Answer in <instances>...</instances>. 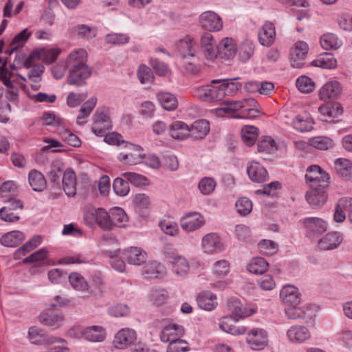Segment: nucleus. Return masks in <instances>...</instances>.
Listing matches in <instances>:
<instances>
[{
	"mask_svg": "<svg viewBox=\"0 0 352 352\" xmlns=\"http://www.w3.org/2000/svg\"><path fill=\"white\" fill-rule=\"evenodd\" d=\"M224 104L225 107L214 110L216 116L236 119H253L259 114V111L256 109L257 102L253 98L241 101H227Z\"/></svg>",
	"mask_w": 352,
	"mask_h": 352,
	"instance_id": "obj_1",
	"label": "nucleus"
},
{
	"mask_svg": "<svg viewBox=\"0 0 352 352\" xmlns=\"http://www.w3.org/2000/svg\"><path fill=\"white\" fill-rule=\"evenodd\" d=\"M86 58L87 52L83 49H79L69 54V61L74 65L67 78L69 85L82 86L83 80L91 75L90 69L85 63Z\"/></svg>",
	"mask_w": 352,
	"mask_h": 352,
	"instance_id": "obj_2",
	"label": "nucleus"
},
{
	"mask_svg": "<svg viewBox=\"0 0 352 352\" xmlns=\"http://www.w3.org/2000/svg\"><path fill=\"white\" fill-rule=\"evenodd\" d=\"M239 78L232 79H214L210 81V85H202L201 87L211 88H249L254 87L256 88H274V84L268 81L250 80L246 82H239Z\"/></svg>",
	"mask_w": 352,
	"mask_h": 352,
	"instance_id": "obj_3",
	"label": "nucleus"
},
{
	"mask_svg": "<svg viewBox=\"0 0 352 352\" xmlns=\"http://www.w3.org/2000/svg\"><path fill=\"white\" fill-rule=\"evenodd\" d=\"M305 236L311 241H316L328 229V223L322 218L309 217L302 220Z\"/></svg>",
	"mask_w": 352,
	"mask_h": 352,
	"instance_id": "obj_4",
	"label": "nucleus"
},
{
	"mask_svg": "<svg viewBox=\"0 0 352 352\" xmlns=\"http://www.w3.org/2000/svg\"><path fill=\"white\" fill-rule=\"evenodd\" d=\"M69 333L75 338H82L91 342H100L106 338V331L103 327L94 325L82 328L80 326L73 327Z\"/></svg>",
	"mask_w": 352,
	"mask_h": 352,
	"instance_id": "obj_5",
	"label": "nucleus"
},
{
	"mask_svg": "<svg viewBox=\"0 0 352 352\" xmlns=\"http://www.w3.org/2000/svg\"><path fill=\"white\" fill-rule=\"evenodd\" d=\"M145 158L143 148L136 144L126 143L118 155V159L124 164L136 165Z\"/></svg>",
	"mask_w": 352,
	"mask_h": 352,
	"instance_id": "obj_6",
	"label": "nucleus"
},
{
	"mask_svg": "<svg viewBox=\"0 0 352 352\" xmlns=\"http://www.w3.org/2000/svg\"><path fill=\"white\" fill-rule=\"evenodd\" d=\"M5 206L0 209V218L8 222H15L19 219L16 212L23 208V204L19 199L10 198L4 201Z\"/></svg>",
	"mask_w": 352,
	"mask_h": 352,
	"instance_id": "obj_7",
	"label": "nucleus"
},
{
	"mask_svg": "<svg viewBox=\"0 0 352 352\" xmlns=\"http://www.w3.org/2000/svg\"><path fill=\"white\" fill-rule=\"evenodd\" d=\"M93 119L91 130L97 136H102L105 131L111 128L110 118L107 109H97Z\"/></svg>",
	"mask_w": 352,
	"mask_h": 352,
	"instance_id": "obj_8",
	"label": "nucleus"
},
{
	"mask_svg": "<svg viewBox=\"0 0 352 352\" xmlns=\"http://www.w3.org/2000/svg\"><path fill=\"white\" fill-rule=\"evenodd\" d=\"M205 222V218L201 213L192 212L184 214L181 219L180 224L184 231L191 232L201 228Z\"/></svg>",
	"mask_w": 352,
	"mask_h": 352,
	"instance_id": "obj_9",
	"label": "nucleus"
},
{
	"mask_svg": "<svg viewBox=\"0 0 352 352\" xmlns=\"http://www.w3.org/2000/svg\"><path fill=\"white\" fill-rule=\"evenodd\" d=\"M137 335L135 330L123 328L118 331L114 336L113 346L118 349H125L135 343Z\"/></svg>",
	"mask_w": 352,
	"mask_h": 352,
	"instance_id": "obj_10",
	"label": "nucleus"
},
{
	"mask_svg": "<svg viewBox=\"0 0 352 352\" xmlns=\"http://www.w3.org/2000/svg\"><path fill=\"white\" fill-rule=\"evenodd\" d=\"M246 341L252 349L262 350L268 344L267 333L263 329H252L248 333Z\"/></svg>",
	"mask_w": 352,
	"mask_h": 352,
	"instance_id": "obj_11",
	"label": "nucleus"
},
{
	"mask_svg": "<svg viewBox=\"0 0 352 352\" xmlns=\"http://www.w3.org/2000/svg\"><path fill=\"white\" fill-rule=\"evenodd\" d=\"M343 241L342 234L336 231H331L317 240L318 247L321 250L329 251L337 249Z\"/></svg>",
	"mask_w": 352,
	"mask_h": 352,
	"instance_id": "obj_12",
	"label": "nucleus"
},
{
	"mask_svg": "<svg viewBox=\"0 0 352 352\" xmlns=\"http://www.w3.org/2000/svg\"><path fill=\"white\" fill-rule=\"evenodd\" d=\"M230 311L236 320L249 317L256 311V306L254 304H243L238 300H232L228 305Z\"/></svg>",
	"mask_w": 352,
	"mask_h": 352,
	"instance_id": "obj_13",
	"label": "nucleus"
},
{
	"mask_svg": "<svg viewBox=\"0 0 352 352\" xmlns=\"http://www.w3.org/2000/svg\"><path fill=\"white\" fill-rule=\"evenodd\" d=\"M308 50L309 47L305 42L300 41L295 43L290 52V61L292 67L300 68L305 65Z\"/></svg>",
	"mask_w": 352,
	"mask_h": 352,
	"instance_id": "obj_14",
	"label": "nucleus"
},
{
	"mask_svg": "<svg viewBox=\"0 0 352 352\" xmlns=\"http://www.w3.org/2000/svg\"><path fill=\"white\" fill-rule=\"evenodd\" d=\"M203 251L209 254L221 252L223 250V245L220 236L216 233H208L201 239Z\"/></svg>",
	"mask_w": 352,
	"mask_h": 352,
	"instance_id": "obj_15",
	"label": "nucleus"
},
{
	"mask_svg": "<svg viewBox=\"0 0 352 352\" xmlns=\"http://www.w3.org/2000/svg\"><path fill=\"white\" fill-rule=\"evenodd\" d=\"M168 258L171 264L172 271L178 276L184 277L190 272V266L188 260L183 255H170Z\"/></svg>",
	"mask_w": 352,
	"mask_h": 352,
	"instance_id": "obj_16",
	"label": "nucleus"
},
{
	"mask_svg": "<svg viewBox=\"0 0 352 352\" xmlns=\"http://www.w3.org/2000/svg\"><path fill=\"white\" fill-rule=\"evenodd\" d=\"M325 185L319 184L309 190L305 195L307 201L314 207L323 206L327 200Z\"/></svg>",
	"mask_w": 352,
	"mask_h": 352,
	"instance_id": "obj_17",
	"label": "nucleus"
},
{
	"mask_svg": "<svg viewBox=\"0 0 352 352\" xmlns=\"http://www.w3.org/2000/svg\"><path fill=\"white\" fill-rule=\"evenodd\" d=\"M184 335V328L175 323L166 325L160 333V340L163 342H171L181 339Z\"/></svg>",
	"mask_w": 352,
	"mask_h": 352,
	"instance_id": "obj_18",
	"label": "nucleus"
},
{
	"mask_svg": "<svg viewBox=\"0 0 352 352\" xmlns=\"http://www.w3.org/2000/svg\"><path fill=\"white\" fill-rule=\"evenodd\" d=\"M123 254L130 265H141L146 263L148 255L145 250L140 247H130L123 250Z\"/></svg>",
	"mask_w": 352,
	"mask_h": 352,
	"instance_id": "obj_19",
	"label": "nucleus"
},
{
	"mask_svg": "<svg viewBox=\"0 0 352 352\" xmlns=\"http://www.w3.org/2000/svg\"><path fill=\"white\" fill-rule=\"evenodd\" d=\"M288 340L294 343L301 344L309 340L311 332L307 327L303 325H293L287 331Z\"/></svg>",
	"mask_w": 352,
	"mask_h": 352,
	"instance_id": "obj_20",
	"label": "nucleus"
},
{
	"mask_svg": "<svg viewBox=\"0 0 352 352\" xmlns=\"http://www.w3.org/2000/svg\"><path fill=\"white\" fill-rule=\"evenodd\" d=\"M280 298L285 305L300 304L301 294L293 285H286L280 291Z\"/></svg>",
	"mask_w": 352,
	"mask_h": 352,
	"instance_id": "obj_21",
	"label": "nucleus"
},
{
	"mask_svg": "<svg viewBox=\"0 0 352 352\" xmlns=\"http://www.w3.org/2000/svg\"><path fill=\"white\" fill-rule=\"evenodd\" d=\"M239 320H236L232 314L222 317L219 320V328L226 333L234 336L243 335L246 332V327L244 326H236L235 323Z\"/></svg>",
	"mask_w": 352,
	"mask_h": 352,
	"instance_id": "obj_22",
	"label": "nucleus"
},
{
	"mask_svg": "<svg viewBox=\"0 0 352 352\" xmlns=\"http://www.w3.org/2000/svg\"><path fill=\"white\" fill-rule=\"evenodd\" d=\"M236 51V43L231 38L227 37L222 39L217 45L218 56L222 59L230 60L233 58Z\"/></svg>",
	"mask_w": 352,
	"mask_h": 352,
	"instance_id": "obj_23",
	"label": "nucleus"
},
{
	"mask_svg": "<svg viewBox=\"0 0 352 352\" xmlns=\"http://www.w3.org/2000/svg\"><path fill=\"white\" fill-rule=\"evenodd\" d=\"M200 23L204 29L209 31H219L222 28L221 18L211 11L205 12L201 15Z\"/></svg>",
	"mask_w": 352,
	"mask_h": 352,
	"instance_id": "obj_24",
	"label": "nucleus"
},
{
	"mask_svg": "<svg viewBox=\"0 0 352 352\" xmlns=\"http://www.w3.org/2000/svg\"><path fill=\"white\" fill-rule=\"evenodd\" d=\"M195 96L206 102L221 101L226 95L225 89H195Z\"/></svg>",
	"mask_w": 352,
	"mask_h": 352,
	"instance_id": "obj_25",
	"label": "nucleus"
},
{
	"mask_svg": "<svg viewBox=\"0 0 352 352\" xmlns=\"http://www.w3.org/2000/svg\"><path fill=\"white\" fill-rule=\"evenodd\" d=\"M197 302L199 307L206 311H212L218 305L217 295L210 291L200 292L197 296Z\"/></svg>",
	"mask_w": 352,
	"mask_h": 352,
	"instance_id": "obj_26",
	"label": "nucleus"
},
{
	"mask_svg": "<svg viewBox=\"0 0 352 352\" xmlns=\"http://www.w3.org/2000/svg\"><path fill=\"white\" fill-rule=\"evenodd\" d=\"M247 173L250 179L255 182H263L267 177L266 169L256 162H251L247 167Z\"/></svg>",
	"mask_w": 352,
	"mask_h": 352,
	"instance_id": "obj_27",
	"label": "nucleus"
},
{
	"mask_svg": "<svg viewBox=\"0 0 352 352\" xmlns=\"http://www.w3.org/2000/svg\"><path fill=\"white\" fill-rule=\"evenodd\" d=\"M133 202L135 211L142 217L148 216L151 210V201L148 195L144 193L134 196Z\"/></svg>",
	"mask_w": 352,
	"mask_h": 352,
	"instance_id": "obj_28",
	"label": "nucleus"
},
{
	"mask_svg": "<svg viewBox=\"0 0 352 352\" xmlns=\"http://www.w3.org/2000/svg\"><path fill=\"white\" fill-rule=\"evenodd\" d=\"M318 110L324 121L337 118L343 112L342 107L337 102L324 104Z\"/></svg>",
	"mask_w": 352,
	"mask_h": 352,
	"instance_id": "obj_29",
	"label": "nucleus"
},
{
	"mask_svg": "<svg viewBox=\"0 0 352 352\" xmlns=\"http://www.w3.org/2000/svg\"><path fill=\"white\" fill-rule=\"evenodd\" d=\"M142 270V274L145 278H155L165 274L166 270L164 265L156 261L144 263Z\"/></svg>",
	"mask_w": 352,
	"mask_h": 352,
	"instance_id": "obj_30",
	"label": "nucleus"
},
{
	"mask_svg": "<svg viewBox=\"0 0 352 352\" xmlns=\"http://www.w3.org/2000/svg\"><path fill=\"white\" fill-rule=\"evenodd\" d=\"M275 36V27L271 22H266L258 32L259 42L264 46L272 45L274 41Z\"/></svg>",
	"mask_w": 352,
	"mask_h": 352,
	"instance_id": "obj_31",
	"label": "nucleus"
},
{
	"mask_svg": "<svg viewBox=\"0 0 352 352\" xmlns=\"http://www.w3.org/2000/svg\"><path fill=\"white\" fill-rule=\"evenodd\" d=\"M63 188L68 197H73L76 193V179L74 171L71 169L66 170L62 179Z\"/></svg>",
	"mask_w": 352,
	"mask_h": 352,
	"instance_id": "obj_32",
	"label": "nucleus"
},
{
	"mask_svg": "<svg viewBox=\"0 0 352 352\" xmlns=\"http://www.w3.org/2000/svg\"><path fill=\"white\" fill-rule=\"evenodd\" d=\"M338 175L349 181L352 179V162L346 158H338L334 161Z\"/></svg>",
	"mask_w": 352,
	"mask_h": 352,
	"instance_id": "obj_33",
	"label": "nucleus"
},
{
	"mask_svg": "<svg viewBox=\"0 0 352 352\" xmlns=\"http://www.w3.org/2000/svg\"><path fill=\"white\" fill-rule=\"evenodd\" d=\"M210 131V123L206 120H198L190 127V135L195 139H202Z\"/></svg>",
	"mask_w": 352,
	"mask_h": 352,
	"instance_id": "obj_34",
	"label": "nucleus"
},
{
	"mask_svg": "<svg viewBox=\"0 0 352 352\" xmlns=\"http://www.w3.org/2000/svg\"><path fill=\"white\" fill-rule=\"evenodd\" d=\"M177 48L179 54L184 57H193L195 55V43L192 38L187 36L179 40L177 44Z\"/></svg>",
	"mask_w": 352,
	"mask_h": 352,
	"instance_id": "obj_35",
	"label": "nucleus"
},
{
	"mask_svg": "<svg viewBox=\"0 0 352 352\" xmlns=\"http://www.w3.org/2000/svg\"><path fill=\"white\" fill-rule=\"evenodd\" d=\"M305 179L310 182H327L329 179V176L319 166L312 165L307 168Z\"/></svg>",
	"mask_w": 352,
	"mask_h": 352,
	"instance_id": "obj_36",
	"label": "nucleus"
},
{
	"mask_svg": "<svg viewBox=\"0 0 352 352\" xmlns=\"http://www.w3.org/2000/svg\"><path fill=\"white\" fill-rule=\"evenodd\" d=\"M170 136L175 140H184L190 135V127L184 122L175 121L169 127Z\"/></svg>",
	"mask_w": 352,
	"mask_h": 352,
	"instance_id": "obj_37",
	"label": "nucleus"
},
{
	"mask_svg": "<svg viewBox=\"0 0 352 352\" xmlns=\"http://www.w3.org/2000/svg\"><path fill=\"white\" fill-rule=\"evenodd\" d=\"M28 181L32 190L41 192L46 187V180L43 175L35 169L30 171L28 174Z\"/></svg>",
	"mask_w": 352,
	"mask_h": 352,
	"instance_id": "obj_38",
	"label": "nucleus"
},
{
	"mask_svg": "<svg viewBox=\"0 0 352 352\" xmlns=\"http://www.w3.org/2000/svg\"><path fill=\"white\" fill-rule=\"evenodd\" d=\"M24 239L25 236L22 232L14 230L3 235L0 242L6 247H15L20 244Z\"/></svg>",
	"mask_w": 352,
	"mask_h": 352,
	"instance_id": "obj_39",
	"label": "nucleus"
},
{
	"mask_svg": "<svg viewBox=\"0 0 352 352\" xmlns=\"http://www.w3.org/2000/svg\"><path fill=\"white\" fill-rule=\"evenodd\" d=\"M69 281L72 288L75 290L91 294L88 283L79 273H71L69 276Z\"/></svg>",
	"mask_w": 352,
	"mask_h": 352,
	"instance_id": "obj_40",
	"label": "nucleus"
},
{
	"mask_svg": "<svg viewBox=\"0 0 352 352\" xmlns=\"http://www.w3.org/2000/svg\"><path fill=\"white\" fill-rule=\"evenodd\" d=\"M157 98L162 107L166 110L172 111L177 107V98L169 92L160 91L157 94Z\"/></svg>",
	"mask_w": 352,
	"mask_h": 352,
	"instance_id": "obj_41",
	"label": "nucleus"
},
{
	"mask_svg": "<svg viewBox=\"0 0 352 352\" xmlns=\"http://www.w3.org/2000/svg\"><path fill=\"white\" fill-rule=\"evenodd\" d=\"M258 151L267 154L274 153L278 150V144L270 136H263L257 144Z\"/></svg>",
	"mask_w": 352,
	"mask_h": 352,
	"instance_id": "obj_42",
	"label": "nucleus"
},
{
	"mask_svg": "<svg viewBox=\"0 0 352 352\" xmlns=\"http://www.w3.org/2000/svg\"><path fill=\"white\" fill-rule=\"evenodd\" d=\"M64 164L60 160H54L50 166L48 177L51 182L58 184L60 178L63 175Z\"/></svg>",
	"mask_w": 352,
	"mask_h": 352,
	"instance_id": "obj_43",
	"label": "nucleus"
},
{
	"mask_svg": "<svg viewBox=\"0 0 352 352\" xmlns=\"http://www.w3.org/2000/svg\"><path fill=\"white\" fill-rule=\"evenodd\" d=\"M97 103V98L91 97L86 101L79 110V115L77 116V123L83 124L85 123V118H87Z\"/></svg>",
	"mask_w": 352,
	"mask_h": 352,
	"instance_id": "obj_44",
	"label": "nucleus"
},
{
	"mask_svg": "<svg viewBox=\"0 0 352 352\" xmlns=\"http://www.w3.org/2000/svg\"><path fill=\"white\" fill-rule=\"evenodd\" d=\"M64 316L60 313H54L52 311H46L41 314V321L49 326L58 327L63 322Z\"/></svg>",
	"mask_w": 352,
	"mask_h": 352,
	"instance_id": "obj_45",
	"label": "nucleus"
},
{
	"mask_svg": "<svg viewBox=\"0 0 352 352\" xmlns=\"http://www.w3.org/2000/svg\"><path fill=\"white\" fill-rule=\"evenodd\" d=\"M122 176L132 185L137 187L146 186L149 185L148 179L146 177L137 173L124 172L122 174Z\"/></svg>",
	"mask_w": 352,
	"mask_h": 352,
	"instance_id": "obj_46",
	"label": "nucleus"
},
{
	"mask_svg": "<svg viewBox=\"0 0 352 352\" xmlns=\"http://www.w3.org/2000/svg\"><path fill=\"white\" fill-rule=\"evenodd\" d=\"M268 263L261 257L253 258L248 263V270L252 274H263L268 268Z\"/></svg>",
	"mask_w": 352,
	"mask_h": 352,
	"instance_id": "obj_47",
	"label": "nucleus"
},
{
	"mask_svg": "<svg viewBox=\"0 0 352 352\" xmlns=\"http://www.w3.org/2000/svg\"><path fill=\"white\" fill-rule=\"evenodd\" d=\"M161 230L167 235L176 236L179 233L177 223L170 219H164L159 222Z\"/></svg>",
	"mask_w": 352,
	"mask_h": 352,
	"instance_id": "obj_48",
	"label": "nucleus"
},
{
	"mask_svg": "<svg viewBox=\"0 0 352 352\" xmlns=\"http://www.w3.org/2000/svg\"><path fill=\"white\" fill-rule=\"evenodd\" d=\"M309 142L311 146L321 151L328 150L333 146V140L326 136L314 137L309 140Z\"/></svg>",
	"mask_w": 352,
	"mask_h": 352,
	"instance_id": "obj_49",
	"label": "nucleus"
},
{
	"mask_svg": "<svg viewBox=\"0 0 352 352\" xmlns=\"http://www.w3.org/2000/svg\"><path fill=\"white\" fill-rule=\"evenodd\" d=\"M320 45L324 50H336L341 45V41L333 34H326L320 38Z\"/></svg>",
	"mask_w": 352,
	"mask_h": 352,
	"instance_id": "obj_50",
	"label": "nucleus"
},
{
	"mask_svg": "<svg viewBox=\"0 0 352 352\" xmlns=\"http://www.w3.org/2000/svg\"><path fill=\"white\" fill-rule=\"evenodd\" d=\"M149 64L154 73L160 76H169L171 71L167 63L162 62L157 58H151Z\"/></svg>",
	"mask_w": 352,
	"mask_h": 352,
	"instance_id": "obj_51",
	"label": "nucleus"
},
{
	"mask_svg": "<svg viewBox=\"0 0 352 352\" xmlns=\"http://www.w3.org/2000/svg\"><path fill=\"white\" fill-rule=\"evenodd\" d=\"M41 119L42 124L45 126L58 128L65 124L64 120L53 112H44Z\"/></svg>",
	"mask_w": 352,
	"mask_h": 352,
	"instance_id": "obj_52",
	"label": "nucleus"
},
{
	"mask_svg": "<svg viewBox=\"0 0 352 352\" xmlns=\"http://www.w3.org/2000/svg\"><path fill=\"white\" fill-rule=\"evenodd\" d=\"M311 64L314 66L324 69H332L336 66L337 62L331 54L326 53L316 60L312 61Z\"/></svg>",
	"mask_w": 352,
	"mask_h": 352,
	"instance_id": "obj_53",
	"label": "nucleus"
},
{
	"mask_svg": "<svg viewBox=\"0 0 352 352\" xmlns=\"http://www.w3.org/2000/svg\"><path fill=\"white\" fill-rule=\"evenodd\" d=\"M216 186V181L214 178L210 177H203L198 183V188L200 192L204 195L212 194Z\"/></svg>",
	"mask_w": 352,
	"mask_h": 352,
	"instance_id": "obj_54",
	"label": "nucleus"
},
{
	"mask_svg": "<svg viewBox=\"0 0 352 352\" xmlns=\"http://www.w3.org/2000/svg\"><path fill=\"white\" fill-rule=\"evenodd\" d=\"M258 137V129L253 126H245L241 130V138L245 144L252 146Z\"/></svg>",
	"mask_w": 352,
	"mask_h": 352,
	"instance_id": "obj_55",
	"label": "nucleus"
},
{
	"mask_svg": "<svg viewBox=\"0 0 352 352\" xmlns=\"http://www.w3.org/2000/svg\"><path fill=\"white\" fill-rule=\"evenodd\" d=\"M239 58L245 62L249 60L254 54V47L252 41L245 40L242 42L239 47Z\"/></svg>",
	"mask_w": 352,
	"mask_h": 352,
	"instance_id": "obj_56",
	"label": "nucleus"
},
{
	"mask_svg": "<svg viewBox=\"0 0 352 352\" xmlns=\"http://www.w3.org/2000/svg\"><path fill=\"white\" fill-rule=\"evenodd\" d=\"M285 314L290 320L303 318L305 316V309L300 306V304L285 305Z\"/></svg>",
	"mask_w": 352,
	"mask_h": 352,
	"instance_id": "obj_57",
	"label": "nucleus"
},
{
	"mask_svg": "<svg viewBox=\"0 0 352 352\" xmlns=\"http://www.w3.org/2000/svg\"><path fill=\"white\" fill-rule=\"evenodd\" d=\"M41 242L42 238L41 236L37 235L33 236L30 240L16 251L15 256H17L18 255H25L29 252L37 248Z\"/></svg>",
	"mask_w": 352,
	"mask_h": 352,
	"instance_id": "obj_58",
	"label": "nucleus"
},
{
	"mask_svg": "<svg viewBox=\"0 0 352 352\" xmlns=\"http://www.w3.org/2000/svg\"><path fill=\"white\" fill-rule=\"evenodd\" d=\"M113 221H111V214H109L102 208L98 209L97 223L104 230H111L113 228Z\"/></svg>",
	"mask_w": 352,
	"mask_h": 352,
	"instance_id": "obj_59",
	"label": "nucleus"
},
{
	"mask_svg": "<svg viewBox=\"0 0 352 352\" xmlns=\"http://www.w3.org/2000/svg\"><path fill=\"white\" fill-rule=\"evenodd\" d=\"M111 221L113 226H122L128 221V217L123 209L116 207L111 210Z\"/></svg>",
	"mask_w": 352,
	"mask_h": 352,
	"instance_id": "obj_60",
	"label": "nucleus"
},
{
	"mask_svg": "<svg viewBox=\"0 0 352 352\" xmlns=\"http://www.w3.org/2000/svg\"><path fill=\"white\" fill-rule=\"evenodd\" d=\"M138 77L142 84L151 83L154 80V75L151 69L144 64L139 66L138 69Z\"/></svg>",
	"mask_w": 352,
	"mask_h": 352,
	"instance_id": "obj_61",
	"label": "nucleus"
},
{
	"mask_svg": "<svg viewBox=\"0 0 352 352\" xmlns=\"http://www.w3.org/2000/svg\"><path fill=\"white\" fill-rule=\"evenodd\" d=\"M292 124L295 129L300 132L310 131L313 128V122L309 118H303L300 116H296L292 120Z\"/></svg>",
	"mask_w": 352,
	"mask_h": 352,
	"instance_id": "obj_62",
	"label": "nucleus"
},
{
	"mask_svg": "<svg viewBox=\"0 0 352 352\" xmlns=\"http://www.w3.org/2000/svg\"><path fill=\"white\" fill-rule=\"evenodd\" d=\"M128 182V181H125L123 178H116L113 183V190L115 193L121 197L128 195L130 191V187Z\"/></svg>",
	"mask_w": 352,
	"mask_h": 352,
	"instance_id": "obj_63",
	"label": "nucleus"
},
{
	"mask_svg": "<svg viewBox=\"0 0 352 352\" xmlns=\"http://www.w3.org/2000/svg\"><path fill=\"white\" fill-rule=\"evenodd\" d=\"M230 271V264L226 260H219L212 265V274L217 277L226 276Z\"/></svg>",
	"mask_w": 352,
	"mask_h": 352,
	"instance_id": "obj_64",
	"label": "nucleus"
}]
</instances>
